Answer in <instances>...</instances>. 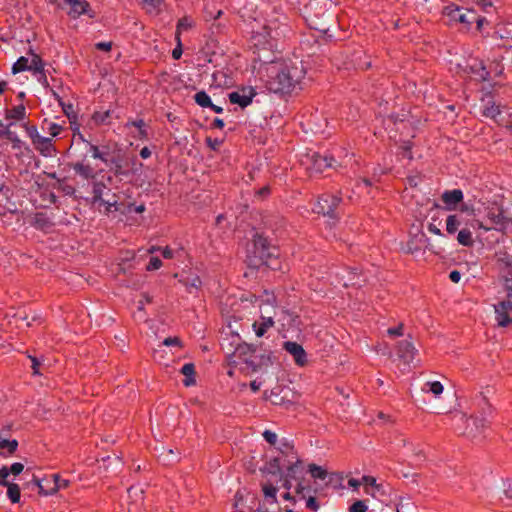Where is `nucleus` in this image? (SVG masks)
Wrapping results in <instances>:
<instances>
[{
	"mask_svg": "<svg viewBox=\"0 0 512 512\" xmlns=\"http://www.w3.org/2000/svg\"><path fill=\"white\" fill-rule=\"evenodd\" d=\"M182 53H183L182 44H181V39L179 38V40H177V46L172 51V57L175 60H178L182 56Z\"/></svg>",
	"mask_w": 512,
	"mask_h": 512,
	"instance_id": "680f3d73",
	"label": "nucleus"
},
{
	"mask_svg": "<svg viewBox=\"0 0 512 512\" xmlns=\"http://www.w3.org/2000/svg\"><path fill=\"white\" fill-rule=\"evenodd\" d=\"M348 64H350L355 69L367 70L371 67V62L369 57L366 55V52L363 48L358 47L355 48L350 55L348 56Z\"/></svg>",
	"mask_w": 512,
	"mask_h": 512,
	"instance_id": "f3484780",
	"label": "nucleus"
},
{
	"mask_svg": "<svg viewBox=\"0 0 512 512\" xmlns=\"http://www.w3.org/2000/svg\"><path fill=\"white\" fill-rule=\"evenodd\" d=\"M257 95L255 89L251 86L242 87L237 91L229 93V101L232 104H237L241 108H246L252 103L253 98Z\"/></svg>",
	"mask_w": 512,
	"mask_h": 512,
	"instance_id": "4468645a",
	"label": "nucleus"
},
{
	"mask_svg": "<svg viewBox=\"0 0 512 512\" xmlns=\"http://www.w3.org/2000/svg\"><path fill=\"white\" fill-rule=\"evenodd\" d=\"M26 117V108L23 104L6 110V118L11 120L20 121Z\"/></svg>",
	"mask_w": 512,
	"mask_h": 512,
	"instance_id": "72a5a7b5",
	"label": "nucleus"
},
{
	"mask_svg": "<svg viewBox=\"0 0 512 512\" xmlns=\"http://www.w3.org/2000/svg\"><path fill=\"white\" fill-rule=\"evenodd\" d=\"M92 182V198H91V203L92 204H97L98 202L100 201H103V195H104V191L107 189L108 191H110V189L108 188L107 184L102 181V180H98L96 179V177L94 179H90Z\"/></svg>",
	"mask_w": 512,
	"mask_h": 512,
	"instance_id": "a878e982",
	"label": "nucleus"
},
{
	"mask_svg": "<svg viewBox=\"0 0 512 512\" xmlns=\"http://www.w3.org/2000/svg\"><path fill=\"white\" fill-rule=\"evenodd\" d=\"M181 373L185 376L183 380V384L186 387L194 385L196 383L195 380V366L193 363H186L181 368Z\"/></svg>",
	"mask_w": 512,
	"mask_h": 512,
	"instance_id": "c756f323",
	"label": "nucleus"
},
{
	"mask_svg": "<svg viewBox=\"0 0 512 512\" xmlns=\"http://www.w3.org/2000/svg\"><path fill=\"white\" fill-rule=\"evenodd\" d=\"M277 449L281 454L279 457H283V459H292V456L297 457L293 444L287 439H282Z\"/></svg>",
	"mask_w": 512,
	"mask_h": 512,
	"instance_id": "2f4dec72",
	"label": "nucleus"
},
{
	"mask_svg": "<svg viewBox=\"0 0 512 512\" xmlns=\"http://www.w3.org/2000/svg\"><path fill=\"white\" fill-rule=\"evenodd\" d=\"M459 420L466 423V428L463 434L470 438H477L481 435L488 426L486 418L469 417L465 418L464 415L459 416Z\"/></svg>",
	"mask_w": 512,
	"mask_h": 512,
	"instance_id": "f8f14e48",
	"label": "nucleus"
},
{
	"mask_svg": "<svg viewBox=\"0 0 512 512\" xmlns=\"http://www.w3.org/2000/svg\"><path fill=\"white\" fill-rule=\"evenodd\" d=\"M165 346H178L182 347V341L179 337H167L162 342Z\"/></svg>",
	"mask_w": 512,
	"mask_h": 512,
	"instance_id": "6e6d98bb",
	"label": "nucleus"
},
{
	"mask_svg": "<svg viewBox=\"0 0 512 512\" xmlns=\"http://www.w3.org/2000/svg\"><path fill=\"white\" fill-rule=\"evenodd\" d=\"M34 226L41 230L49 229L52 226L50 219L43 213H38L34 218Z\"/></svg>",
	"mask_w": 512,
	"mask_h": 512,
	"instance_id": "4c0bfd02",
	"label": "nucleus"
},
{
	"mask_svg": "<svg viewBox=\"0 0 512 512\" xmlns=\"http://www.w3.org/2000/svg\"><path fill=\"white\" fill-rule=\"evenodd\" d=\"M351 487H353L354 490H357L362 484H364V492L366 494L371 495L374 498L378 497L379 495L385 494L383 490V486L381 483L378 482H348Z\"/></svg>",
	"mask_w": 512,
	"mask_h": 512,
	"instance_id": "b1692460",
	"label": "nucleus"
},
{
	"mask_svg": "<svg viewBox=\"0 0 512 512\" xmlns=\"http://www.w3.org/2000/svg\"><path fill=\"white\" fill-rule=\"evenodd\" d=\"M24 469V466L22 463H19V462H16V463H13L10 468H9V471H10V474H13L14 476H17L19 475Z\"/></svg>",
	"mask_w": 512,
	"mask_h": 512,
	"instance_id": "bf43d9fd",
	"label": "nucleus"
},
{
	"mask_svg": "<svg viewBox=\"0 0 512 512\" xmlns=\"http://www.w3.org/2000/svg\"><path fill=\"white\" fill-rule=\"evenodd\" d=\"M342 203L341 193H323L319 196L318 201L313 208V211L318 214H323L332 219L340 217V204Z\"/></svg>",
	"mask_w": 512,
	"mask_h": 512,
	"instance_id": "6e6552de",
	"label": "nucleus"
},
{
	"mask_svg": "<svg viewBox=\"0 0 512 512\" xmlns=\"http://www.w3.org/2000/svg\"><path fill=\"white\" fill-rule=\"evenodd\" d=\"M336 160L328 154L314 152L311 156V163L308 167L311 174L323 173L327 168L334 167Z\"/></svg>",
	"mask_w": 512,
	"mask_h": 512,
	"instance_id": "ddd939ff",
	"label": "nucleus"
},
{
	"mask_svg": "<svg viewBox=\"0 0 512 512\" xmlns=\"http://www.w3.org/2000/svg\"><path fill=\"white\" fill-rule=\"evenodd\" d=\"M2 137H5L9 141H11L12 147L14 149L21 148L22 141L18 138L17 134L15 132H12L11 130H9L8 127H6L5 129H2V132L0 133V138H2Z\"/></svg>",
	"mask_w": 512,
	"mask_h": 512,
	"instance_id": "e433bc0d",
	"label": "nucleus"
},
{
	"mask_svg": "<svg viewBox=\"0 0 512 512\" xmlns=\"http://www.w3.org/2000/svg\"><path fill=\"white\" fill-rule=\"evenodd\" d=\"M501 109L499 105H496L494 102L487 105L483 111V115L486 117H490L496 119L497 116L501 115Z\"/></svg>",
	"mask_w": 512,
	"mask_h": 512,
	"instance_id": "a18cd8bd",
	"label": "nucleus"
},
{
	"mask_svg": "<svg viewBox=\"0 0 512 512\" xmlns=\"http://www.w3.org/2000/svg\"><path fill=\"white\" fill-rule=\"evenodd\" d=\"M252 42L253 53L255 55L254 61L263 64L273 63L275 61L276 40L266 28L264 32L254 34L252 36Z\"/></svg>",
	"mask_w": 512,
	"mask_h": 512,
	"instance_id": "39448f33",
	"label": "nucleus"
},
{
	"mask_svg": "<svg viewBox=\"0 0 512 512\" xmlns=\"http://www.w3.org/2000/svg\"><path fill=\"white\" fill-rule=\"evenodd\" d=\"M0 484L7 485V495L11 502L17 503L20 500V488L14 482H0Z\"/></svg>",
	"mask_w": 512,
	"mask_h": 512,
	"instance_id": "f704fd0d",
	"label": "nucleus"
},
{
	"mask_svg": "<svg viewBox=\"0 0 512 512\" xmlns=\"http://www.w3.org/2000/svg\"><path fill=\"white\" fill-rule=\"evenodd\" d=\"M318 4L319 2L317 0H309V2L305 5V8L307 11L314 13V15L318 17L320 15V12H316Z\"/></svg>",
	"mask_w": 512,
	"mask_h": 512,
	"instance_id": "13d9d810",
	"label": "nucleus"
},
{
	"mask_svg": "<svg viewBox=\"0 0 512 512\" xmlns=\"http://www.w3.org/2000/svg\"><path fill=\"white\" fill-rule=\"evenodd\" d=\"M416 353L417 350L410 340L405 339L398 343L397 355L400 359L403 360L404 363H411L414 360Z\"/></svg>",
	"mask_w": 512,
	"mask_h": 512,
	"instance_id": "412c9836",
	"label": "nucleus"
},
{
	"mask_svg": "<svg viewBox=\"0 0 512 512\" xmlns=\"http://www.w3.org/2000/svg\"><path fill=\"white\" fill-rule=\"evenodd\" d=\"M192 26H193V22L190 18L182 17L181 19H179L178 23H177V27H176V34H175L176 40H179L182 31H186V30L192 28Z\"/></svg>",
	"mask_w": 512,
	"mask_h": 512,
	"instance_id": "a19ab883",
	"label": "nucleus"
},
{
	"mask_svg": "<svg viewBox=\"0 0 512 512\" xmlns=\"http://www.w3.org/2000/svg\"><path fill=\"white\" fill-rule=\"evenodd\" d=\"M28 55L31 56V61H29V71L34 73L41 72L45 69V63L42 58L34 52L32 48L29 49Z\"/></svg>",
	"mask_w": 512,
	"mask_h": 512,
	"instance_id": "cd10ccee",
	"label": "nucleus"
},
{
	"mask_svg": "<svg viewBox=\"0 0 512 512\" xmlns=\"http://www.w3.org/2000/svg\"><path fill=\"white\" fill-rule=\"evenodd\" d=\"M274 325V313L265 315L261 312L260 321H255L252 325L257 337H262L269 328Z\"/></svg>",
	"mask_w": 512,
	"mask_h": 512,
	"instance_id": "4be33fe9",
	"label": "nucleus"
},
{
	"mask_svg": "<svg viewBox=\"0 0 512 512\" xmlns=\"http://www.w3.org/2000/svg\"><path fill=\"white\" fill-rule=\"evenodd\" d=\"M253 263L256 267L265 265L276 269L272 260L278 256V249L272 246L267 237L262 234H255L253 238Z\"/></svg>",
	"mask_w": 512,
	"mask_h": 512,
	"instance_id": "423d86ee",
	"label": "nucleus"
},
{
	"mask_svg": "<svg viewBox=\"0 0 512 512\" xmlns=\"http://www.w3.org/2000/svg\"><path fill=\"white\" fill-rule=\"evenodd\" d=\"M29 59L27 57L21 56L17 59V61L12 66V73L17 74L23 71H29Z\"/></svg>",
	"mask_w": 512,
	"mask_h": 512,
	"instance_id": "ea45409f",
	"label": "nucleus"
},
{
	"mask_svg": "<svg viewBox=\"0 0 512 512\" xmlns=\"http://www.w3.org/2000/svg\"><path fill=\"white\" fill-rule=\"evenodd\" d=\"M97 204L105 206L106 214H109L112 211V209H114L115 211L119 210V204L116 199H113L112 201L103 199V201H100Z\"/></svg>",
	"mask_w": 512,
	"mask_h": 512,
	"instance_id": "de8ad7c7",
	"label": "nucleus"
},
{
	"mask_svg": "<svg viewBox=\"0 0 512 512\" xmlns=\"http://www.w3.org/2000/svg\"><path fill=\"white\" fill-rule=\"evenodd\" d=\"M194 100L199 106L203 108H208L212 103L210 96L205 91L197 92L194 95Z\"/></svg>",
	"mask_w": 512,
	"mask_h": 512,
	"instance_id": "c03bdc74",
	"label": "nucleus"
},
{
	"mask_svg": "<svg viewBox=\"0 0 512 512\" xmlns=\"http://www.w3.org/2000/svg\"><path fill=\"white\" fill-rule=\"evenodd\" d=\"M17 447H18L17 440H15V439L6 440V439H2L0 437V449H7L9 454H13L17 450Z\"/></svg>",
	"mask_w": 512,
	"mask_h": 512,
	"instance_id": "49530a36",
	"label": "nucleus"
},
{
	"mask_svg": "<svg viewBox=\"0 0 512 512\" xmlns=\"http://www.w3.org/2000/svg\"><path fill=\"white\" fill-rule=\"evenodd\" d=\"M429 238L421 229L411 232L407 242L401 247L402 251L407 254H414L424 250L429 244Z\"/></svg>",
	"mask_w": 512,
	"mask_h": 512,
	"instance_id": "9b49d317",
	"label": "nucleus"
},
{
	"mask_svg": "<svg viewBox=\"0 0 512 512\" xmlns=\"http://www.w3.org/2000/svg\"><path fill=\"white\" fill-rule=\"evenodd\" d=\"M422 390L425 392H431L435 396H438L443 392V385L439 381L426 382Z\"/></svg>",
	"mask_w": 512,
	"mask_h": 512,
	"instance_id": "79ce46f5",
	"label": "nucleus"
},
{
	"mask_svg": "<svg viewBox=\"0 0 512 512\" xmlns=\"http://www.w3.org/2000/svg\"><path fill=\"white\" fill-rule=\"evenodd\" d=\"M500 303V309L508 308L510 311L512 310V286L508 288L507 298Z\"/></svg>",
	"mask_w": 512,
	"mask_h": 512,
	"instance_id": "603ef678",
	"label": "nucleus"
},
{
	"mask_svg": "<svg viewBox=\"0 0 512 512\" xmlns=\"http://www.w3.org/2000/svg\"><path fill=\"white\" fill-rule=\"evenodd\" d=\"M387 333L390 335V336H394V337H398V336H402L403 334V325L400 324L399 326L397 327H392V328H389L387 330Z\"/></svg>",
	"mask_w": 512,
	"mask_h": 512,
	"instance_id": "e2e57ef3",
	"label": "nucleus"
},
{
	"mask_svg": "<svg viewBox=\"0 0 512 512\" xmlns=\"http://www.w3.org/2000/svg\"><path fill=\"white\" fill-rule=\"evenodd\" d=\"M470 211L469 207L466 204H463L460 212L449 215L446 219L447 233L452 235L462 229V227H466L467 223L465 222L463 214L465 212L469 213Z\"/></svg>",
	"mask_w": 512,
	"mask_h": 512,
	"instance_id": "dca6fc26",
	"label": "nucleus"
},
{
	"mask_svg": "<svg viewBox=\"0 0 512 512\" xmlns=\"http://www.w3.org/2000/svg\"><path fill=\"white\" fill-rule=\"evenodd\" d=\"M304 75L303 67L296 64L273 66L266 81V88L275 94H290L300 84Z\"/></svg>",
	"mask_w": 512,
	"mask_h": 512,
	"instance_id": "f03ea898",
	"label": "nucleus"
},
{
	"mask_svg": "<svg viewBox=\"0 0 512 512\" xmlns=\"http://www.w3.org/2000/svg\"><path fill=\"white\" fill-rule=\"evenodd\" d=\"M444 14L449 18L450 23H460L463 24L465 28H469L474 22H477L478 25L482 22V19L478 18L474 11H464L454 4L446 6Z\"/></svg>",
	"mask_w": 512,
	"mask_h": 512,
	"instance_id": "1a4fd4ad",
	"label": "nucleus"
},
{
	"mask_svg": "<svg viewBox=\"0 0 512 512\" xmlns=\"http://www.w3.org/2000/svg\"><path fill=\"white\" fill-rule=\"evenodd\" d=\"M24 128L28 136L31 138L32 143L40 136L36 126H29L27 124H24Z\"/></svg>",
	"mask_w": 512,
	"mask_h": 512,
	"instance_id": "864d4df0",
	"label": "nucleus"
},
{
	"mask_svg": "<svg viewBox=\"0 0 512 512\" xmlns=\"http://www.w3.org/2000/svg\"><path fill=\"white\" fill-rule=\"evenodd\" d=\"M95 47L97 50L108 52L112 48V42H98Z\"/></svg>",
	"mask_w": 512,
	"mask_h": 512,
	"instance_id": "69168bd1",
	"label": "nucleus"
},
{
	"mask_svg": "<svg viewBox=\"0 0 512 512\" xmlns=\"http://www.w3.org/2000/svg\"><path fill=\"white\" fill-rule=\"evenodd\" d=\"M163 0H143L142 1V4H143V7L148 11V12H153L155 10H157L160 5L162 4Z\"/></svg>",
	"mask_w": 512,
	"mask_h": 512,
	"instance_id": "09e8293b",
	"label": "nucleus"
},
{
	"mask_svg": "<svg viewBox=\"0 0 512 512\" xmlns=\"http://www.w3.org/2000/svg\"><path fill=\"white\" fill-rule=\"evenodd\" d=\"M256 352L257 349L253 345L238 344L231 354L232 362L235 365L244 364L245 369L253 373L272 365V352L264 354H257Z\"/></svg>",
	"mask_w": 512,
	"mask_h": 512,
	"instance_id": "20e7f679",
	"label": "nucleus"
},
{
	"mask_svg": "<svg viewBox=\"0 0 512 512\" xmlns=\"http://www.w3.org/2000/svg\"><path fill=\"white\" fill-rule=\"evenodd\" d=\"M26 475L31 476V480H60L61 475L57 472L45 473L42 469H31L27 468L25 471Z\"/></svg>",
	"mask_w": 512,
	"mask_h": 512,
	"instance_id": "bb28decb",
	"label": "nucleus"
},
{
	"mask_svg": "<svg viewBox=\"0 0 512 512\" xmlns=\"http://www.w3.org/2000/svg\"><path fill=\"white\" fill-rule=\"evenodd\" d=\"M457 241L460 245L465 247H471L474 244L472 232L467 227H462L458 231Z\"/></svg>",
	"mask_w": 512,
	"mask_h": 512,
	"instance_id": "473e14b6",
	"label": "nucleus"
},
{
	"mask_svg": "<svg viewBox=\"0 0 512 512\" xmlns=\"http://www.w3.org/2000/svg\"><path fill=\"white\" fill-rule=\"evenodd\" d=\"M307 472L314 479L325 480H358L355 476H359L360 472L356 470L352 471H329L326 467L316 465L314 463L309 464ZM359 480H376L375 477L370 475H362Z\"/></svg>",
	"mask_w": 512,
	"mask_h": 512,
	"instance_id": "0eeeda50",
	"label": "nucleus"
},
{
	"mask_svg": "<svg viewBox=\"0 0 512 512\" xmlns=\"http://www.w3.org/2000/svg\"><path fill=\"white\" fill-rule=\"evenodd\" d=\"M34 75L37 76V80L39 81V83H41L44 87H48L49 86V82H48V79H47V75H46V71L45 69L42 70L41 72H37V73H34Z\"/></svg>",
	"mask_w": 512,
	"mask_h": 512,
	"instance_id": "052dcab7",
	"label": "nucleus"
},
{
	"mask_svg": "<svg viewBox=\"0 0 512 512\" xmlns=\"http://www.w3.org/2000/svg\"><path fill=\"white\" fill-rule=\"evenodd\" d=\"M367 508L368 507L364 501L358 500L350 506L349 511L350 512H366Z\"/></svg>",
	"mask_w": 512,
	"mask_h": 512,
	"instance_id": "3c124183",
	"label": "nucleus"
},
{
	"mask_svg": "<svg viewBox=\"0 0 512 512\" xmlns=\"http://www.w3.org/2000/svg\"><path fill=\"white\" fill-rule=\"evenodd\" d=\"M180 282L186 287L189 293H193V290H198L202 284L200 277L196 274L182 278Z\"/></svg>",
	"mask_w": 512,
	"mask_h": 512,
	"instance_id": "7c9ffc66",
	"label": "nucleus"
},
{
	"mask_svg": "<svg viewBox=\"0 0 512 512\" xmlns=\"http://www.w3.org/2000/svg\"><path fill=\"white\" fill-rule=\"evenodd\" d=\"M42 129L49 133L52 137H56L61 133L63 127L58 123L45 119L42 124Z\"/></svg>",
	"mask_w": 512,
	"mask_h": 512,
	"instance_id": "c9c22d12",
	"label": "nucleus"
},
{
	"mask_svg": "<svg viewBox=\"0 0 512 512\" xmlns=\"http://www.w3.org/2000/svg\"><path fill=\"white\" fill-rule=\"evenodd\" d=\"M420 181H421V176H419V175H414V176H408L407 177V183L411 187H417Z\"/></svg>",
	"mask_w": 512,
	"mask_h": 512,
	"instance_id": "338daca9",
	"label": "nucleus"
},
{
	"mask_svg": "<svg viewBox=\"0 0 512 512\" xmlns=\"http://www.w3.org/2000/svg\"><path fill=\"white\" fill-rule=\"evenodd\" d=\"M441 198L446 205V209L452 210L458 203L462 202L463 192L460 189L446 190Z\"/></svg>",
	"mask_w": 512,
	"mask_h": 512,
	"instance_id": "393cba45",
	"label": "nucleus"
},
{
	"mask_svg": "<svg viewBox=\"0 0 512 512\" xmlns=\"http://www.w3.org/2000/svg\"><path fill=\"white\" fill-rule=\"evenodd\" d=\"M263 437H264L265 441L271 445H275L277 443V435H276V433L272 432L271 430H265L263 432Z\"/></svg>",
	"mask_w": 512,
	"mask_h": 512,
	"instance_id": "4d7b16f0",
	"label": "nucleus"
},
{
	"mask_svg": "<svg viewBox=\"0 0 512 512\" xmlns=\"http://www.w3.org/2000/svg\"><path fill=\"white\" fill-rule=\"evenodd\" d=\"M260 470L263 475H280V480H298L303 478L305 466L298 457L292 456V459H283V457L277 456L267 461Z\"/></svg>",
	"mask_w": 512,
	"mask_h": 512,
	"instance_id": "7ed1b4c3",
	"label": "nucleus"
},
{
	"mask_svg": "<svg viewBox=\"0 0 512 512\" xmlns=\"http://www.w3.org/2000/svg\"><path fill=\"white\" fill-rule=\"evenodd\" d=\"M109 117H110V111L108 110L105 112H95L92 116V119L97 125H101V124L106 123V121Z\"/></svg>",
	"mask_w": 512,
	"mask_h": 512,
	"instance_id": "8fccbe9b",
	"label": "nucleus"
},
{
	"mask_svg": "<svg viewBox=\"0 0 512 512\" xmlns=\"http://www.w3.org/2000/svg\"><path fill=\"white\" fill-rule=\"evenodd\" d=\"M464 71L470 74L476 81L483 82L489 79L490 73L482 60L473 58L467 62Z\"/></svg>",
	"mask_w": 512,
	"mask_h": 512,
	"instance_id": "2eb2a0df",
	"label": "nucleus"
},
{
	"mask_svg": "<svg viewBox=\"0 0 512 512\" xmlns=\"http://www.w3.org/2000/svg\"><path fill=\"white\" fill-rule=\"evenodd\" d=\"M75 146L76 150L79 152L76 155L77 160L71 163L70 167L74 170L75 174L80 176L82 179H94L96 175L95 169L87 162L89 154H91L94 159H98L105 164H114L115 175H119L121 173V165L119 162L114 159H109L107 147L100 148L97 145L92 144L89 140L85 139L82 134H79Z\"/></svg>",
	"mask_w": 512,
	"mask_h": 512,
	"instance_id": "f257e3e1",
	"label": "nucleus"
},
{
	"mask_svg": "<svg viewBox=\"0 0 512 512\" xmlns=\"http://www.w3.org/2000/svg\"><path fill=\"white\" fill-rule=\"evenodd\" d=\"M283 348L293 356L295 363L298 366H305L307 363V354L303 347L297 342L286 341L283 343Z\"/></svg>",
	"mask_w": 512,
	"mask_h": 512,
	"instance_id": "6ab92c4d",
	"label": "nucleus"
},
{
	"mask_svg": "<svg viewBox=\"0 0 512 512\" xmlns=\"http://www.w3.org/2000/svg\"><path fill=\"white\" fill-rule=\"evenodd\" d=\"M263 305L271 306V308L275 312L276 297L274 296L273 293H270L267 290L264 291L263 295L261 296L260 305H259L261 310H262Z\"/></svg>",
	"mask_w": 512,
	"mask_h": 512,
	"instance_id": "37998d69",
	"label": "nucleus"
},
{
	"mask_svg": "<svg viewBox=\"0 0 512 512\" xmlns=\"http://www.w3.org/2000/svg\"><path fill=\"white\" fill-rule=\"evenodd\" d=\"M162 266V261L158 257H151L148 265L146 266L147 271H154Z\"/></svg>",
	"mask_w": 512,
	"mask_h": 512,
	"instance_id": "5fc2aeb1",
	"label": "nucleus"
},
{
	"mask_svg": "<svg viewBox=\"0 0 512 512\" xmlns=\"http://www.w3.org/2000/svg\"><path fill=\"white\" fill-rule=\"evenodd\" d=\"M152 299L148 294H143L142 299L138 302V310L143 311L145 304L151 303Z\"/></svg>",
	"mask_w": 512,
	"mask_h": 512,
	"instance_id": "0e129e2a",
	"label": "nucleus"
},
{
	"mask_svg": "<svg viewBox=\"0 0 512 512\" xmlns=\"http://www.w3.org/2000/svg\"><path fill=\"white\" fill-rule=\"evenodd\" d=\"M32 144L34 145L35 149L45 157H50L56 152L51 138L43 137L40 135Z\"/></svg>",
	"mask_w": 512,
	"mask_h": 512,
	"instance_id": "5701e85b",
	"label": "nucleus"
},
{
	"mask_svg": "<svg viewBox=\"0 0 512 512\" xmlns=\"http://www.w3.org/2000/svg\"><path fill=\"white\" fill-rule=\"evenodd\" d=\"M262 491L265 495V498L270 501L271 503L276 502V493L278 491V488L273 486L271 482H265L262 485Z\"/></svg>",
	"mask_w": 512,
	"mask_h": 512,
	"instance_id": "58836bf2",
	"label": "nucleus"
},
{
	"mask_svg": "<svg viewBox=\"0 0 512 512\" xmlns=\"http://www.w3.org/2000/svg\"><path fill=\"white\" fill-rule=\"evenodd\" d=\"M65 3L70 5L68 14L72 18H77L83 14H87L90 18H93L94 12L90 9V4L86 0H64Z\"/></svg>",
	"mask_w": 512,
	"mask_h": 512,
	"instance_id": "aec40b11",
	"label": "nucleus"
},
{
	"mask_svg": "<svg viewBox=\"0 0 512 512\" xmlns=\"http://www.w3.org/2000/svg\"><path fill=\"white\" fill-rule=\"evenodd\" d=\"M497 324L501 327H506L512 323V319L509 317V309H500V303L494 306Z\"/></svg>",
	"mask_w": 512,
	"mask_h": 512,
	"instance_id": "c85d7f7f",
	"label": "nucleus"
},
{
	"mask_svg": "<svg viewBox=\"0 0 512 512\" xmlns=\"http://www.w3.org/2000/svg\"><path fill=\"white\" fill-rule=\"evenodd\" d=\"M32 491L42 496L55 494L60 488L67 487L68 482H31Z\"/></svg>",
	"mask_w": 512,
	"mask_h": 512,
	"instance_id": "a211bd4d",
	"label": "nucleus"
},
{
	"mask_svg": "<svg viewBox=\"0 0 512 512\" xmlns=\"http://www.w3.org/2000/svg\"><path fill=\"white\" fill-rule=\"evenodd\" d=\"M487 219L490 223V226L484 225L483 222L476 221V224L479 229H484L488 231L492 228L502 230L506 227L507 218L504 215V209L499 206L491 207L487 211Z\"/></svg>",
	"mask_w": 512,
	"mask_h": 512,
	"instance_id": "9d476101",
	"label": "nucleus"
},
{
	"mask_svg": "<svg viewBox=\"0 0 512 512\" xmlns=\"http://www.w3.org/2000/svg\"><path fill=\"white\" fill-rule=\"evenodd\" d=\"M306 506L314 511H317L319 508V505L317 504V501L315 497L310 496L306 501Z\"/></svg>",
	"mask_w": 512,
	"mask_h": 512,
	"instance_id": "774afa93",
	"label": "nucleus"
}]
</instances>
